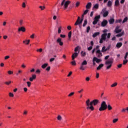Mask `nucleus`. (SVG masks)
I'll list each match as a JSON object with an SVG mask.
<instances>
[{"instance_id":"nucleus-1","label":"nucleus","mask_w":128,"mask_h":128,"mask_svg":"<svg viewBox=\"0 0 128 128\" xmlns=\"http://www.w3.org/2000/svg\"><path fill=\"white\" fill-rule=\"evenodd\" d=\"M100 102V101L98 100L95 99L93 100H92L90 102V99H88L86 102V110H94V108L93 106H96Z\"/></svg>"},{"instance_id":"nucleus-2","label":"nucleus","mask_w":128,"mask_h":128,"mask_svg":"<svg viewBox=\"0 0 128 128\" xmlns=\"http://www.w3.org/2000/svg\"><path fill=\"white\" fill-rule=\"evenodd\" d=\"M110 58V56H106L104 58L105 60V64L106 66H107L106 67V70H110V68H112V64L114 63V58H112L109 60H108V58Z\"/></svg>"},{"instance_id":"nucleus-3","label":"nucleus","mask_w":128,"mask_h":128,"mask_svg":"<svg viewBox=\"0 0 128 128\" xmlns=\"http://www.w3.org/2000/svg\"><path fill=\"white\" fill-rule=\"evenodd\" d=\"M108 108V104H106V102L105 101L102 102L100 104V106L99 108L100 112H102L104 110H106Z\"/></svg>"},{"instance_id":"nucleus-4","label":"nucleus","mask_w":128,"mask_h":128,"mask_svg":"<svg viewBox=\"0 0 128 128\" xmlns=\"http://www.w3.org/2000/svg\"><path fill=\"white\" fill-rule=\"evenodd\" d=\"M70 4V0H67L66 2V0H63L61 3V6H64V10H66L68 6V4Z\"/></svg>"},{"instance_id":"nucleus-5","label":"nucleus","mask_w":128,"mask_h":128,"mask_svg":"<svg viewBox=\"0 0 128 128\" xmlns=\"http://www.w3.org/2000/svg\"><path fill=\"white\" fill-rule=\"evenodd\" d=\"M84 22V16H78L76 22L74 24V26H78V24H82Z\"/></svg>"},{"instance_id":"nucleus-6","label":"nucleus","mask_w":128,"mask_h":128,"mask_svg":"<svg viewBox=\"0 0 128 128\" xmlns=\"http://www.w3.org/2000/svg\"><path fill=\"white\" fill-rule=\"evenodd\" d=\"M106 36H108V34L106 33H104L102 34V35L101 36V38L100 40V44H102V42H104V41L106 40Z\"/></svg>"},{"instance_id":"nucleus-7","label":"nucleus","mask_w":128,"mask_h":128,"mask_svg":"<svg viewBox=\"0 0 128 128\" xmlns=\"http://www.w3.org/2000/svg\"><path fill=\"white\" fill-rule=\"evenodd\" d=\"M86 64H88V62L86 60H84L80 65V70H86V66H86Z\"/></svg>"},{"instance_id":"nucleus-8","label":"nucleus","mask_w":128,"mask_h":128,"mask_svg":"<svg viewBox=\"0 0 128 128\" xmlns=\"http://www.w3.org/2000/svg\"><path fill=\"white\" fill-rule=\"evenodd\" d=\"M102 14H103V16H108V11L106 10V8H104L102 10Z\"/></svg>"},{"instance_id":"nucleus-9","label":"nucleus","mask_w":128,"mask_h":128,"mask_svg":"<svg viewBox=\"0 0 128 128\" xmlns=\"http://www.w3.org/2000/svg\"><path fill=\"white\" fill-rule=\"evenodd\" d=\"M100 18V17L96 16L94 18V20L92 22V24H94V25L96 24H98Z\"/></svg>"},{"instance_id":"nucleus-10","label":"nucleus","mask_w":128,"mask_h":128,"mask_svg":"<svg viewBox=\"0 0 128 128\" xmlns=\"http://www.w3.org/2000/svg\"><path fill=\"white\" fill-rule=\"evenodd\" d=\"M26 32V28L24 26H20L18 28V32Z\"/></svg>"},{"instance_id":"nucleus-11","label":"nucleus","mask_w":128,"mask_h":128,"mask_svg":"<svg viewBox=\"0 0 128 128\" xmlns=\"http://www.w3.org/2000/svg\"><path fill=\"white\" fill-rule=\"evenodd\" d=\"M96 54H98V58H100L101 56H102V52L100 51V50H98L96 51Z\"/></svg>"},{"instance_id":"nucleus-12","label":"nucleus","mask_w":128,"mask_h":128,"mask_svg":"<svg viewBox=\"0 0 128 128\" xmlns=\"http://www.w3.org/2000/svg\"><path fill=\"white\" fill-rule=\"evenodd\" d=\"M78 56V53L76 52L74 53L72 56V60H74V59L76 58H77Z\"/></svg>"},{"instance_id":"nucleus-13","label":"nucleus","mask_w":128,"mask_h":128,"mask_svg":"<svg viewBox=\"0 0 128 128\" xmlns=\"http://www.w3.org/2000/svg\"><path fill=\"white\" fill-rule=\"evenodd\" d=\"M108 24V20H104L101 24V26L102 27H104Z\"/></svg>"},{"instance_id":"nucleus-14","label":"nucleus","mask_w":128,"mask_h":128,"mask_svg":"<svg viewBox=\"0 0 128 128\" xmlns=\"http://www.w3.org/2000/svg\"><path fill=\"white\" fill-rule=\"evenodd\" d=\"M92 6V2H88L86 6V10H90V8H91Z\"/></svg>"},{"instance_id":"nucleus-15","label":"nucleus","mask_w":128,"mask_h":128,"mask_svg":"<svg viewBox=\"0 0 128 128\" xmlns=\"http://www.w3.org/2000/svg\"><path fill=\"white\" fill-rule=\"evenodd\" d=\"M56 42L58 44H59L60 46H64V42H62V38H58Z\"/></svg>"},{"instance_id":"nucleus-16","label":"nucleus","mask_w":128,"mask_h":128,"mask_svg":"<svg viewBox=\"0 0 128 128\" xmlns=\"http://www.w3.org/2000/svg\"><path fill=\"white\" fill-rule=\"evenodd\" d=\"M93 58H94V62H96L97 64H98L99 62H102V60L98 59L96 57H94Z\"/></svg>"},{"instance_id":"nucleus-17","label":"nucleus","mask_w":128,"mask_h":128,"mask_svg":"<svg viewBox=\"0 0 128 128\" xmlns=\"http://www.w3.org/2000/svg\"><path fill=\"white\" fill-rule=\"evenodd\" d=\"M36 75L33 74V75H32V76L30 78L29 80H30V82H33L34 80H36Z\"/></svg>"},{"instance_id":"nucleus-18","label":"nucleus","mask_w":128,"mask_h":128,"mask_svg":"<svg viewBox=\"0 0 128 128\" xmlns=\"http://www.w3.org/2000/svg\"><path fill=\"white\" fill-rule=\"evenodd\" d=\"M109 24H114V19L111 18L109 20Z\"/></svg>"},{"instance_id":"nucleus-19","label":"nucleus","mask_w":128,"mask_h":128,"mask_svg":"<svg viewBox=\"0 0 128 128\" xmlns=\"http://www.w3.org/2000/svg\"><path fill=\"white\" fill-rule=\"evenodd\" d=\"M100 32H96L92 34V38H96L98 36H100Z\"/></svg>"},{"instance_id":"nucleus-20","label":"nucleus","mask_w":128,"mask_h":128,"mask_svg":"<svg viewBox=\"0 0 128 128\" xmlns=\"http://www.w3.org/2000/svg\"><path fill=\"white\" fill-rule=\"evenodd\" d=\"M102 68H104V64H100L97 67L96 70H100Z\"/></svg>"},{"instance_id":"nucleus-21","label":"nucleus","mask_w":128,"mask_h":128,"mask_svg":"<svg viewBox=\"0 0 128 128\" xmlns=\"http://www.w3.org/2000/svg\"><path fill=\"white\" fill-rule=\"evenodd\" d=\"M122 46V42H118L116 44V47L118 48H120Z\"/></svg>"},{"instance_id":"nucleus-22","label":"nucleus","mask_w":128,"mask_h":128,"mask_svg":"<svg viewBox=\"0 0 128 128\" xmlns=\"http://www.w3.org/2000/svg\"><path fill=\"white\" fill-rule=\"evenodd\" d=\"M107 50H108V49L106 48V46H104L102 48V50H101L102 52H106Z\"/></svg>"},{"instance_id":"nucleus-23","label":"nucleus","mask_w":128,"mask_h":128,"mask_svg":"<svg viewBox=\"0 0 128 128\" xmlns=\"http://www.w3.org/2000/svg\"><path fill=\"white\" fill-rule=\"evenodd\" d=\"M128 112V107H126V108H124L122 110V112Z\"/></svg>"},{"instance_id":"nucleus-24","label":"nucleus","mask_w":128,"mask_h":128,"mask_svg":"<svg viewBox=\"0 0 128 128\" xmlns=\"http://www.w3.org/2000/svg\"><path fill=\"white\" fill-rule=\"evenodd\" d=\"M124 32H122L121 33L116 34V36H117V37L122 36H124Z\"/></svg>"},{"instance_id":"nucleus-25","label":"nucleus","mask_w":128,"mask_h":128,"mask_svg":"<svg viewBox=\"0 0 128 128\" xmlns=\"http://www.w3.org/2000/svg\"><path fill=\"white\" fill-rule=\"evenodd\" d=\"M48 66V63H45L44 64H43L42 66V68L44 69L46 68V66Z\"/></svg>"},{"instance_id":"nucleus-26","label":"nucleus","mask_w":128,"mask_h":128,"mask_svg":"<svg viewBox=\"0 0 128 128\" xmlns=\"http://www.w3.org/2000/svg\"><path fill=\"white\" fill-rule=\"evenodd\" d=\"M88 10L86 9L85 11H84L83 14H82V16H84L86 14H88Z\"/></svg>"},{"instance_id":"nucleus-27","label":"nucleus","mask_w":128,"mask_h":128,"mask_svg":"<svg viewBox=\"0 0 128 128\" xmlns=\"http://www.w3.org/2000/svg\"><path fill=\"white\" fill-rule=\"evenodd\" d=\"M112 1L108 0V4H107L108 6L110 8V7L112 6Z\"/></svg>"},{"instance_id":"nucleus-28","label":"nucleus","mask_w":128,"mask_h":128,"mask_svg":"<svg viewBox=\"0 0 128 128\" xmlns=\"http://www.w3.org/2000/svg\"><path fill=\"white\" fill-rule=\"evenodd\" d=\"M107 108L108 109V110H112V107L109 104L107 105Z\"/></svg>"},{"instance_id":"nucleus-29","label":"nucleus","mask_w":128,"mask_h":128,"mask_svg":"<svg viewBox=\"0 0 128 128\" xmlns=\"http://www.w3.org/2000/svg\"><path fill=\"white\" fill-rule=\"evenodd\" d=\"M86 24H88V20L86 19L84 20V23L83 24L82 26L84 28Z\"/></svg>"},{"instance_id":"nucleus-30","label":"nucleus","mask_w":128,"mask_h":128,"mask_svg":"<svg viewBox=\"0 0 128 128\" xmlns=\"http://www.w3.org/2000/svg\"><path fill=\"white\" fill-rule=\"evenodd\" d=\"M114 32H116V34H120V32H122V29L115 30Z\"/></svg>"},{"instance_id":"nucleus-31","label":"nucleus","mask_w":128,"mask_h":128,"mask_svg":"<svg viewBox=\"0 0 128 128\" xmlns=\"http://www.w3.org/2000/svg\"><path fill=\"white\" fill-rule=\"evenodd\" d=\"M120 4V1L118 0H116L114 6H118Z\"/></svg>"},{"instance_id":"nucleus-32","label":"nucleus","mask_w":128,"mask_h":128,"mask_svg":"<svg viewBox=\"0 0 128 128\" xmlns=\"http://www.w3.org/2000/svg\"><path fill=\"white\" fill-rule=\"evenodd\" d=\"M98 4H96L93 7V8H95L96 10H98Z\"/></svg>"},{"instance_id":"nucleus-33","label":"nucleus","mask_w":128,"mask_h":128,"mask_svg":"<svg viewBox=\"0 0 128 128\" xmlns=\"http://www.w3.org/2000/svg\"><path fill=\"white\" fill-rule=\"evenodd\" d=\"M72 31H70L68 33V39L70 40V38H72Z\"/></svg>"},{"instance_id":"nucleus-34","label":"nucleus","mask_w":128,"mask_h":128,"mask_svg":"<svg viewBox=\"0 0 128 128\" xmlns=\"http://www.w3.org/2000/svg\"><path fill=\"white\" fill-rule=\"evenodd\" d=\"M128 60L127 59H124L123 60V64L125 65L126 64H128Z\"/></svg>"},{"instance_id":"nucleus-35","label":"nucleus","mask_w":128,"mask_h":128,"mask_svg":"<svg viewBox=\"0 0 128 128\" xmlns=\"http://www.w3.org/2000/svg\"><path fill=\"white\" fill-rule=\"evenodd\" d=\"M128 17H126V18L124 19L123 21L122 22V23L124 24V22H128Z\"/></svg>"},{"instance_id":"nucleus-36","label":"nucleus","mask_w":128,"mask_h":128,"mask_svg":"<svg viewBox=\"0 0 128 128\" xmlns=\"http://www.w3.org/2000/svg\"><path fill=\"white\" fill-rule=\"evenodd\" d=\"M57 120H62V117L61 116L58 115L57 117Z\"/></svg>"},{"instance_id":"nucleus-37","label":"nucleus","mask_w":128,"mask_h":128,"mask_svg":"<svg viewBox=\"0 0 128 128\" xmlns=\"http://www.w3.org/2000/svg\"><path fill=\"white\" fill-rule=\"evenodd\" d=\"M90 26H88L86 28V32L88 34L90 32Z\"/></svg>"},{"instance_id":"nucleus-38","label":"nucleus","mask_w":128,"mask_h":128,"mask_svg":"<svg viewBox=\"0 0 128 128\" xmlns=\"http://www.w3.org/2000/svg\"><path fill=\"white\" fill-rule=\"evenodd\" d=\"M118 86V83L114 82V84L111 85V88H114V86Z\"/></svg>"},{"instance_id":"nucleus-39","label":"nucleus","mask_w":128,"mask_h":128,"mask_svg":"<svg viewBox=\"0 0 128 128\" xmlns=\"http://www.w3.org/2000/svg\"><path fill=\"white\" fill-rule=\"evenodd\" d=\"M30 40H25V41H24L23 42L24 44H30Z\"/></svg>"},{"instance_id":"nucleus-40","label":"nucleus","mask_w":128,"mask_h":128,"mask_svg":"<svg viewBox=\"0 0 128 128\" xmlns=\"http://www.w3.org/2000/svg\"><path fill=\"white\" fill-rule=\"evenodd\" d=\"M26 84L28 88H30V86H32V83L30 82H27Z\"/></svg>"},{"instance_id":"nucleus-41","label":"nucleus","mask_w":128,"mask_h":128,"mask_svg":"<svg viewBox=\"0 0 128 128\" xmlns=\"http://www.w3.org/2000/svg\"><path fill=\"white\" fill-rule=\"evenodd\" d=\"M81 54L82 56H86V52H84V51L81 52Z\"/></svg>"},{"instance_id":"nucleus-42","label":"nucleus","mask_w":128,"mask_h":128,"mask_svg":"<svg viewBox=\"0 0 128 128\" xmlns=\"http://www.w3.org/2000/svg\"><path fill=\"white\" fill-rule=\"evenodd\" d=\"M122 19H120V20H116V24H118L119 22V24H120V22H122Z\"/></svg>"},{"instance_id":"nucleus-43","label":"nucleus","mask_w":128,"mask_h":128,"mask_svg":"<svg viewBox=\"0 0 128 128\" xmlns=\"http://www.w3.org/2000/svg\"><path fill=\"white\" fill-rule=\"evenodd\" d=\"M4 84H6L7 86H10V84H12V81H9V82H4Z\"/></svg>"},{"instance_id":"nucleus-44","label":"nucleus","mask_w":128,"mask_h":128,"mask_svg":"<svg viewBox=\"0 0 128 128\" xmlns=\"http://www.w3.org/2000/svg\"><path fill=\"white\" fill-rule=\"evenodd\" d=\"M60 32H62V26H60L58 29V34H60Z\"/></svg>"},{"instance_id":"nucleus-45","label":"nucleus","mask_w":128,"mask_h":128,"mask_svg":"<svg viewBox=\"0 0 128 128\" xmlns=\"http://www.w3.org/2000/svg\"><path fill=\"white\" fill-rule=\"evenodd\" d=\"M118 121V118H115V119L113 120L112 122H113V124H116V122Z\"/></svg>"},{"instance_id":"nucleus-46","label":"nucleus","mask_w":128,"mask_h":128,"mask_svg":"<svg viewBox=\"0 0 128 128\" xmlns=\"http://www.w3.org/2000/svg\"><path fill=\"white\" fill-rule=\"evenodd\" d=\"M74 92H70L68 95V96L70 97V96H74Z\"/></svg>"},{"instance_id":"nucleus-47","label":"nucleus","mask_w":128,"mask_h":128,"mask_svg":"<svg viewBox=\"0 0 128 128\" xmlns=\"http://www.w3.org/2000/svg\"><path fill=\"white\" fill-rule=\"evenodd\" d=\"M14 94L12 93V92H9V96H10V98H14Z\"/></svg>"},{"instance_id":"nucleus-48","label":"nucleus","mask_w":128,"mask_h":128,"mask_svg":"<svg viewBox=\"0 0 128 128\" xmlns=\"http://www.w3.org/2000/svg\"><path fill=\"white\" fill-rule=\"evenodd\" d=\"M40 8L41 10H44V8H46L45 6H40Z\"/></svg>"},{"instance_id":"nucleus-49","label":"nucleus","mask_w":128,"mask_h":128,"mask_svg":"<svg viewBox=\"0 0 128 128\" xmlns=\"http://www.w3.org/2000/svg\"><path fill=\"white\" fill-rule=\"evenodd\" d=\"M22 70H18V73L16 74V76H18L19 74H22Z\"/></svg>"},{"instance_id":"nucleus-50","label":"nucleus","mask_w":128,"mask_h":128,"mask_svg":"<svg viewBox=\"0 0 128 128\" xmlns=\"http://www.w3.org/2000/svg\"><path fill=\"white\" fill-rule=\"evenodd\" d=\"M128 52H126L124 57V60H126V58H128Z\"/></svg>"},{"instance_id":"nucleus-51","label":"nucleus","mask_w":128,"mask_h":128,"mask_svg":"<svg viewBox=\"0 0 128 128\" xmlns=\"http://www.w3.org/2000/svg\"><path fill=\"white\" fill-rule=\"evenodd\" d=\"M60 38H66V35L65 34H60Z\"/></svg>"},{"instance_id":"nucleus-52","label":"nucleus","mask_w":128,"mask_h":128,"mask_svg":"<svg viewBox=\"0 0 128 128\" xmlns=\"http://www.w3.org/2000/svg\"><path fill=\"white\" fill-rule=\"evenodd\" d=\"M71 64H72V66H76V61L72 62Z\"/></svg>"},{"instance_id":"nucleus-53","label":"nucleus","mask_w":128,"mask_h":128,"mask_svg":"<svg viewBox=\"0 0 128 128\" xmlns=\"http://www.w3.org/2000/svg\"><path fill=\"white\" fill-rule=\"evenodd\" d=\"M46 70H47V72H50V66L47 67Z\"/></svg>"},{"instance_id":"nucleus-54","label":"nucleus","mask_w":128,"mask_h":128,"mask_svg":"<svg viewBox=\"0 0 128 128\" xmlns=\"http://www.w3.org/2000/svg\"><path fill=\"white\" fill-rule=\"evenodd\" d=\"M78 48H79V46H78L77 47H76V48H75V49H74V52H78Z\"/></svg>"},{"instance_id":"nucleus-55","label":"nucleus","mask_w":128,"mask_h":128,"mask_svg":"<svg viewBox=\"0 0 128 128\" xmlns=\"http://www.w3.org/2000/svg\"><path fill=\"white\" fill-rule=\"evenodd\" d=\"M88 50H92V46H90L88 48Z\"/></svg>"},{"instance_id":"nucleus-56","label":"nucleus","mask_w":128,"mask_h":128,"mask_svg":"<svg viewBox=\"0 0 128 128\" xmlns=\"http://www.w3.org/2000/svg\"><path fill=\"white\" fill-rule=\"evenodd\" d=\"M40 69H38L36 70V74H40Z\"/></svg>"},{"instance_id":"nucleus-57","label":"nucleus","mask_w":128,"mask_h":128,"mask_svg":"<svg viewBox=\"0 0 128 128\" xmlns=\"http://www.w3.org/2000/svg\"><path fill=\"white\" fill-rule=\"evenodd\" d=\"M110 34H111L110 32L108 33V36H107L108 38H110Z\"/></svg>"},{"instance_id":"nucleus-58","label":"nucleus","mask_w":128,"mask_h":128,"mask_svg":"<svg viewBox=\"0 0 128 128\" xmlns=\"http://www.w3.org/2000/svg\"><path fill=\"white\" fill-rule=\"evenodd\" d=\"M122 64H120L118 65V68H122Z\"/></svg>"},{"instance_id":"nucleus-59","label":"nucleus","mask_w":128,"mask_h":128,"mask_svg":"<svg viewBox=\"0 0 128 128\" xmlns=\"http://www.w3.org/2000/svg\"><path fill=\"white\" fill-rule=\"evenodd\" d=\"M22 8H26V2H24L22 4Z\"/></svg>"},{"instance_id":"nucleus-60","label":"nucleus","mask_w":128,"mask_h":128,"mask_svg":"<svg viewBox=\"0 0 128 128\" xmlns=\"http://www.w3.org/2000/svg\"><path fill=\"white\" fill-rule=\"evenodd\" d=\"M30 38H34V34H32L30 36Z\"/></svg>"},{"instance_id":"nucleus-61","label":"nucleus","mask_w":128,"mask_h":128,"mask_svg":"<svg viewBox=\"0 0 128 128\" xmlns=\"http://www.w3.org/2000/svg\"><path fill=\"white\" fill-rule=\"evenodd\" d=\"M76 6L78 8V6H80V2H76Z\"/></svg>"},{"instance_id":"nucleus-62","label":"nucleus","mask_w":128,"mask_h":128,"mask_svg":"<svg viewBox=\"0 0 128 128\" xmlns=\"http://www.w3.org/2000/svg\"><path fill=\"white\" fill-rule=\"evenodd\" d=\"M8 58H10V56H6L4 58V60H8Z\"/></svg>"},{"instance_id":"nucleus-63","label":"nucleus","mask_w":128,"mask_h":128,"mask_svg":"<svg viewBox=\"0 0 128 128\" xmlns=\"http://www.w3.org/2000/svg\"><path fill=\"white\" fill-rule=\"evenodd\" d=\"M8 74H12V71H10V70H9L8 72Z\"/></svg>"},{"instance_id":"nucleus-64","label":"nucleus","mask_w":128,"mask_h":128,"mask_svg":"<svg viewBox=\"0 0 128 128\" xmlns=\"http://www.w3.org/2000/svg\"><path fill=\"white\" fill-rule=\"evenodd\" d=\"M54 58H51L50 60V62H54Z\"/></svg>"}]
</instances>
